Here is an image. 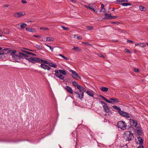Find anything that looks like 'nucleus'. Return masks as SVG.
Segmentation results:
<instances>
[{
    "label": "nucleus",
    "mask_w": 148,
    "mask_h": 148,
    "mask_svg": "<svg viewBox=\"0 0 148 148\" xmlns=\"http://www.w3.org/2000/svg\"><path fill=\"white\" fill-rule=\"evenodd\" d=\"M21 1L23 3H27V1L25 0H21Z\"/></svg>",
    "instance_id": "50"
},
{
    "label": "nucleus",
    "mask_w": 148,
    "mask_h": 148,
    "mask_svg": "<svg viewBox=\"0 0 148 148\" xmlns=\"http://www.w3.org/2000/svg\"><path fill=\"white\" fill-rule=\"evenodd\" d=\"M133 127V126H132V125L131 123H130V125H128L127 126L128 130H130L129 131L133 130L134 128Z\"/></svg>",
    "instance_id": "23"
},
{
    "label": "nucleus",
    "mask_w": 148,
    "mask_h": 148,
    "mask_svg": "<svg viewBox=\"0 0 148 148\" xmlns=\"http://www.w3.org/2000/svg\"><path fill=\"white\" fill-rule=\"evenodd\" d=\"M137 139L139 142V144L140 145H142L143 144L144 140L140 136L138 137Z\"/></svg>",
    "instance_id": "18"
},
{
    "label": "nucleus",
    "mask_w": 148,
    "mask_h": 148,
    "mask_svg": "<svg viewBox=\"0 0 148 148\" xmlns=\"http://www.w3.org/2000/svg\"><path fill=\"white\" fill-rule=\"evenodd\" d=\"M139 9L140 11L144 12H145L147 10V8L141 5L139 6Z\"/></svg>",
    "instance_id": "21"
},
{
    "label": "nucleus",
    "mask_w": 148,
    "mask_h": 148,
    "mask_svg": "<svg viewBox=\"0 0 148 148\" xmlns=\"http://www.w3.org/2000/svg\"><path fill=\"white\" fill-rule=\"evenodd\" d=\"M4 7H6V8H8L9 6V5H4Z\"/></svg>",
    "instance_id": "63"
},
{
    "label": "nucleus",
    "mask_w": 148,
    "mask_h": 148,
    "mask_svg": "<svg viewBox=\"0 0 148 148\" xmlns=\"http://www.w3.org/2000/svg\"><path fill=\"white\" fill-rule=\"evenodd\" d=\"M118 17L116 16H112L111 15V19H114L117 18Z\"/></svg>",
    "instance_id": "46"
},
{
    "label": "nucleus",
    "mask_w": 148,
    "mask_h": 148,
    "mask_svg": "<svg viewBox=\"0 0 148 148\" xmlns=\"http://www.w3.org/2000/svg\"><path fill=\"white\" fill-rule=\"evenodd\" d=\"M127 42H130V43H134V42L132 40H127Z\"/></svg>",
    "instance_id": "44"
},
{
    "label": "nucleus",
    "mask_w": 148,
    "mask_h": 148,
    "mask_svg": "<svg viewBox=\"0 0 148 148\" xmlns=\"http://www.w3.org/2000/svg\"><path fill=\"white\" fill-rule=\"evenodd\" d=\"M69 71L70 72H71V73H72L73 74H74L75 72L74 71H73V70H72V69H70V70H69Z\"/></svg>",
    "instance_id": "54"
},
{
    "label": "nucleus",
    "mask_w": 148,
    "mask_h": 148,
    "mask_svg": "<svg viewBox=\"0 0 148 148\" xmlns=\"http://www.w3.org/2000/svg\"><path fill=\"white\" fill-rule=\"evenodd\" d=\"M40 29L41 30H43L44 31H46L49 30L48 28L45 27H41Z\"/></svg>",
    "instance_id": "36"
},
{
    "label": "nucleus",
    "mask_w": 148,
    "mask_h": 148,
    "mask_svg": "<svg viewBox=\"0 0 148 148\" xmlns=\"http://www.w3.org/2000/svg\"><path fill=\"white\" fill-rule=\"evenodd\" d=\"M93 10L94 12H95V13H97L98 11L97 9L95 10L94 8V10Z\"/></svg>",
    "instance_id": "57"
},
{
    "label": "nucleus",
    "mask_w": 148,
    "mask_h": 148,
    "mask_svg": "<svg viewBox=\"0 0 148 148\" xmlns=\"http://www.w3.org/2000/svg\"><path fill=\"white\" fill-rule=\"evenodd\" d=\"M109 112H106V113H107L108 114V115L110 114H112V111L111 110H109V111H108Z\"/></svg>",
    "instance_id": "47"
},
{
    "label": "nucleus",
    "mask_w": 148,
    "mask_h": 148,
    "mask_svg": "<svg viewBox=\"0 0 148 148\" xmlns=\"http://www.w3.org/2000/svg\"><path fill=\"white\" fill-rule=\"evenodd\" d=\"M65 88L69 93L71 94L73 93V90L69 86H66Z\"/></svg>",
    "instance_id": "12"
},
{
    "label": "nucleus",
    "mask_w": 148,
    "mask_h": 148,
    "mask_svg": "<svg viewBox=\"0 0 148 148\" xmlns=\"http://www.w3.org/2000/svg\"><path fill=\"white\" fill-rule=\"evenodd\" d=\"M72 84L73 85L75 86H76L77 89H79L81 88L82 86L79 85L78 84L77 82L75 81H74L72 82Z\"/></svg>",
    "instance_id": "16"
},
{
    "label": "nucleus",
    "mask_w": 148,
    "mask_h": 148,
    "mask_svg": "<svg viewBox=\"0 0 148 148\" xmlns=\"http://www.w3.org/2000/svg\"><path fill=\"white\" fill-rule=\"evenodd\" d=\"M33 36L35 37L38 38H40L41 37L39 35H33Z\"/></svg>",
    "instance_id": "43"
},
{
    "label": "nucleus",
    "mask_w": 148,
    "mask_h": 148,
    "mask_svg": "<svg viewBox=\"0 0 148 148\" xmlns=\"http://www.w3.org/2000/svg\"><path fill=\"white\" fill-rule=\"evenodd\" d=\"M86 93L87 94L90 96L92 97H93L94 95L92 93V92L89 91V90H87L86 92Z\"/></svg>",
    "instance_id": "28"
},
{
    "label": "nucleus",
    "mask_w": 148,
    "mask_h": 148,
    "mask_svg": "<svg viewBox=\"0 0 148 148\" xmlns=\"http://www.w3.org/2000/svg\"><path fill=\"white\" fill-rule=\"evenodd\" d=\"M123 148H128V146L127 145H125L123 147Z\"/></svg>",
    "instance_id": "59"
},
{
    "label": "nucleus",
    "mask_w": 148,
    "mask_h": 148,
    "mask_svg": "<svg viewBox=\"0 0 148 148\" xmlns=\"http://www.w3.org/2000/svg\"><path fill=\"white\" fill-rule=\"evenodd\" d=\"M72 76L75 79L78 76V74L75 72L74 74H72Z\"/></svg>",
    "instance_id": "33"
},
{
    "label": "nucleus",
    "mask_w": 148,
    "mask_h": 148,
    "mask_svg": "<svg viewBox=\"0 0 148 148\" xmlns=\"http://www.w3.org/2000/svg\"><path fill=\"white\" fill-rule=\"evenodd\" d=\"M106 109L107 110L106 111V110H104L105 112H109L108 111H109V110H110V108L108 106H107L106 108Z\"/></svg>",
    "instance_id": "40"
},
{
    "label": "nucleus",
    "mask_w": 148,
    "mask_h": 148,
    "mask_svg": "<svg viewBox=\"0 0 148 148\" xmlns=\"http://www.w3.org/2000/svg\"><path fill=\"white\" fill-rule=\"evenodd\" d=\"M99 97H101L106 102L108 103H112V101L108 100L105 97H103V95H99Z\"/></svg>",
    "instance_id": "15"
},
{
    "label": "nucleus",
    "mask_w": 148,
    "mask_h": 148,
    "mask_svg": "<svg viewBox=\"0 0 148 148\" xmlns=\"http://www.w3.org/2000/svg\"><path fill=\"white\" fill-rule=\"evenodd\" d=\"M23 15L21 12L16 13L14 14V16L16 18H18Z\"/></svg>",
    "instance_id": "17"
},
{
    "label": "nucleus",
    "mask_w": 148,
    "mask_h": 148,
    "mask_svg": "<svg viewBox=\"0 0 148 148\" xmlns=\"http://www.w3.org/2000/svg\"><path fill=\"white\" fill-rule=\"evenodd\" d=\"M12 52V60L16 62H20L23 60V57L25 59L28 60L29 62L33 64H35L37 58L32 57L29 58V56L19 51H16L15 50L10 51Z\"/></svg>",
    "instance_id": "1"
},
{
    "label": "nucleus",
    "mask_w": 148,
    "mask_h": 148,
    "mask_svg": "<svg viewBox=\"0 0 148 148\" xmlns=\"http://www.w3.org/2000/svg\"><path fill=\"white\" fill-rule=\"evenodd\" d=\"M82 44H85L87 46H89L90 45H91V44H90L88 42H82Z\"/></svg>",
    "instance_id": "42"
},
{
    "label": "nucleus",
    "mask_w": 148,
    "mask_h": 148,
    "mask_svg": "<svg viewBox=\"0 0 148 148\" xmlns=\"http://www.w3.org/2000/svg\"><path fill=\"white\" fill-rule=\"evenodd\" d=\"M12 50H10L9 49L5 48L2 49V47H0V57L3 58L7 56L8 54L12 57V52L10 51Z\"/></svg>",
    "instance_id": "2"
},
{
    "label": "nucleus",
    "mask_w": 148,
    "mask_h": 148,
    "mask_svg": "<svg viewBox=\"0 0 148 148\" xmlns=\"http://www.w3.org/2000/svg\"><path fill=\"white\" fill-rule=\"evenodd\" d=\"M48 64L50 66L54 68H56L57 67V65L56 64H54L52 63L49 62Z\"/></svg>",
    "instance_id": "25"
},
{
    "label": "nucleus",
    "mask_w": 148,
    "mask_h": 148,
    "mask_svg": "<svg viewBox=\"0 0 148 148\" xmlns=\"http://www.w3.org/2000/svg\"><path fill=\"white\" fill-rule=\"evenodd\" d=\"M119 113L120 115L123 117H126L127 118L130 117V116L128 113L123 111H121V110L119 112Z\"/></svg>",
    "instance_id": "8"
},
{
    "label": "nucleus",
    "mask_w": 148,
    "mask_h": 148,
    "mask_svg": "<svg viewBox=\"0 0 148 148\" xmlns=\"http://www.w3.org/2000/svg\"><path fill=\"white\" fill-rule=\"evenodd\" d=\"M104 5L103 4H102L101 6V9H104Z\"/></svg>",
    "instance_id": "52"
},
{
    "label": "nucleus",
    "mask_w": 148,
    "mask_h": 148,
    "mask_svg": "<svg viewBox=\"0 0 148 148\" xmlns=\"http://www.w3.org/2000/svg\"><path fill=\"white\" fill-rule=\"evenodd\" d=\"M63 58L65 60H69V58L67 57H66L65 56H64L63 57Z\"/></svg>",
    "instance_id": "53"
},
{
    "label": "nucleus",
    "mask_w": 148,
    "mask_h": 148,
    "mask_svg": "<svg viewBox=\"0 0 148 148\" xmlns=\"http://www.w3.org/2000/svg\"><path fill=\"white\" fill-rule=\"evenodd\" d=\"M22 51H23V52L26 53V54H28V55H32L33 56H37V55L36 54L33 53L31 52H29L28 51L24 50H22Z\"/></svg>",
    "instance_id": "19"
},
{
    "label": "nucleus",
    "mask_w": 148,
    "mask_h": 148,
    "mask_svg": "<svg viewBox=\"0 0 148 148\" xmlns=\"http://www.w3.org/2000/svg\"><path fill=\"white\" fill-rule=\"evenodd\" d=\"M61 27L63 29L65 30H69V28L67 27H66L64 26H61Z\"/></svg>",
    "instance_id": "37"
},
{
    "label": "nucleus",
    "mask_w": 148,
    "mask_h": 148,
    "mask_svg": "<svg viewBox=\"0 0 148 148\" xmlns=\"http://www.w3.org/2000/svg\"><path fill=\"white\" fill-rule=\"evenodd\" d=\"M137 129H139V130H142V128L141 127L138 126V127H136V130H137Z\"/></svg>",
    "instance_id": "51"
},
{
    "label": "nucleus",
    "mask_w": 148,
    "mask_h": 148,
    "mask_svg": "<svg viewBox=\"0 0 148 148\" xmlns=\"http://www.w3.org/2000/svg\"><path fill=\"white\" fill-rule=\"evenodd\" d=\"M99 56H100L101 57H102L103 58H104V57L102 55L101 53H100L99 55Z\"/></svg>",
    "instance_id": "58"
},
{
    "label": "nucleus",
    "mask_w": 148,
    "mask_h": 148,
    "mask_svg": "<svg viewBox=\"0 0 148 148\" xmlns=\"http://www.w3.org/2000/svg\"><path fill=\"white\" fill-rule=\"evenodd\" d=\"M54 74L57 77L59 78L60 79L64 80L65 77L63 75H65L66 74V71L62 69H56Z\"/></svg>",
    "instance_id": "3"
},
{
    "label": "nucleus",
    "mask_w": 148,
    "mask_h": 148,
    "mask_svg": "<svg viewBox=\"0 0 148 148\" xmlns=\"http://www.w3.org/2000/svg\"><path fill=\"white\" fill-rule=\"evenodd\" d=\"M44 45L46 46H47V47H49V48H50V47H51L50 46V45H48L46 43H45L44 44Z\"/></svg>",
    "instance_id": "61"
},
{
    "label": "nucleus",
    "mask_w": 148,
    "mask_h": 148,
    "mask_svg": "<svg viewBox=\"0 0 148 148\" xmlns=\"http://www.w3.org/2000/svg\"><path fill=\"white\" fill-rule=\"evenodd\" d=\"M104 15L105 17L103 18L104 20L107 19H111V14H108L106 13H105Z\"/></svg>",
    "instance_id": "11"
},
{
    "label": "nucleus",
    "mask_w": 148,
    "mask_h": 148,
    "mask_svg": "<svg viewBox=\"0 0 148 148\" xmlns=\"http://www.w3.org/2000/svg\"><path fill=\"white\" fill-rule=\"evenodd\" d=\"M110 22L111 23V24L115 23V24H116L117 25L119 24V23L118 22Z\"/></svg>",
    "instance_id": "45"
},
{
    "label": "nucleus",
    "mask_w": 148,
    "mask_h": 148,
    "mask_svg": "<svg viewBox=\"0 0 148 148\" xmlns=\"http://www.w3.org/2000/svg\"><path fill=\"white\" fill-rule=\"evenodd\" d=\"M100 12H103V13H104L105 12V11L103 10V9H101V10H100Z\"/></svg>",
    "instance_id": "60"
},
{
    "label": "nucleus",
    "mask_w": 148,
    "mask_h": 148,
    "mask_svg": "<svg viewBox=\"0 0 148 148\" xmlns=\"http://www.w3.org/2000/svg\"><path fill=\"white\" fill-rule=\"evenodd\" d=\"M26 30L27 31L32 32H36V31L35 29L33 28H26Z\"/></svg>",
    "instance_id": "14"
},
{
    "label": "nucleus",
    "mask_w": 148,
    "mask_h": 148,
    "mask_svg": "<svg viewBox=\"0 0 148 148\" xmlns=\"http://www.w3.org/2000/svg\"><path fill=\"white\" fill-rule=\"evenodd\" d=\"M117 126L118 128L124 130L126 129L127 125L126 123L124 121H121L118 122Z\"/></svg>",
    "instance_id": "6"
},
{
    "label": "nucleus",
    "mask_w": 148,
    "mask_h": 148,
    "mask_svg": "<svg viewBox=\"0 0 148 148\" xmlns=\"http://www.w3.org/2000/svg\"><path fill=\"white\" fill-rule=\"evenodd\" d=\"M85 7L86 8H87L88 9H89L90 10H94V8L92 6L85 5Z\"/></svg>",
    "instance_id": "34"
},
{
    "label": "nucleus",
    "mask_w": 148,
    "mask_h": 148,
    "mask_svg": "<svg viewBox=\"0 0 148 148\" xmlns=\"http://www.w3.org/2000/svg\"><path fill=\"white\" fill-rule=\"evenodd\" d=\"M86 28L88 29V30H91L93 29V27L92 26H88L86 27Z\"/></svg>",
    "instance_id": "35"
},
{
    "label": "nucleus",
    "mask_w": 148,
    "mask_h": 148,
    "mask_svg": "<svg viewBox=\"0 0 148 148\" xmlns=\"http://www.w3.org/2000/svg\"><path fill=\"white\" fill-rule=\"evenodd\" d=\"M21 28L23 29L27 26V24L25 23H21Z\"/></svg>",
    "instance_id": "31"
},
{
    "label": "nucleus",
    "mask_w": 148,
    "mask_h": 148,
    "mask_svg": "<svg viewBox=\"0 0 148 148\" xmlns=\"http://www.w3.org/2000/svg\"><path fill=\"white\" fill-rule=\"evenodd\" d=\"M107 106L108 105L106 103L104 104L103 106L104 110H106V111L107 110L106 109V108Z\"/></svg>",
    "instance_id": "38"
},
{
    "label": "nucleus",
    "mask_w": 148,
    "mask_h": 148,
    "mask_svg": "<svg viewBox=\"0 0 148 148\" xmlns=\"http://www.w3.org/2000/svg\"><path fill=\"white\" fill-rule=\"evenodd\" d=\"M34 47L39 50H41L42 48V47L41 45H35Z\"/></svg>",
    "instance_id": "27"
},
{
    "label": "nucleus",
    "mask_w": 148,
    "mask_h": 148,
    "mask_svg": "<svg viewBox=\"0 0 148 148\" xmlns=\"http://www.w3.org/2000/svg\"><path fill=\"white\" fill-rule=\"evenodd\" d=\"M137 148H144V147L143 145H140L137 147Z\"/></svg>",
    "instance_id": "49"
},
{
    "label": "nucleus",
    "mask_w": 148,
    "mask_h": 148,
    "mask_svg": "<svg viewBox=\"0 0 148 148\" xmlns=\"http://www.w3.org/2000/svg\"><path fill=\"white\" fill-rule=\"evenodd\" d=\"M112 107L114 108L117 110L118 111V113L121 110V108L117 106H112Z\"/></svg>",
    "instance_id": "26"
},
{
    "label": "nucleus",
    "mask_w": 148,
    "mask_h": 148,
    "mask_svg": "<svg viewBox=\"0 0 148 148\" xmlns=\"http://www.w3.org/2000/svg\"><path fill=\"white\" fill-rule=\"evenodd\" d=\"M130 123L132 125V126L134 127H136L138 125V123L137 121L134 119H130Z\"/></svg>",
    "instance_id": "10"
},
{
    "label": "nucleus",
    "mask_w": 148,
    "mask_h": 148,
    "mask_svg": "<svg viewBox=\"0 0 148 148\" xmlns=\"http://www.w3.org/2000/svg\"><path fill=\"white\" fill-rule=\"evenodd\" d=\"M54 40L53 39V38L51 37H47L46 38V41H53Z\"/></svg>",
    "instance_id": "29"
},
{
    "label": "nucleus",
    "mask_w": 148,
    "mask_h": 148,
    "mask_svg": "<svg viewBox=\"0 0 148 148\" xmlns=\"http://www.w3.org/2000/svg\"><path fill=\"white\" fill-rule=\"evenodd\" d=\"M123 138L126 141H131L134 138V136L132 133L130 131L125 132L123 135Z\"/></svg>",
    "instance_id": "5"
},
{
    "label": "nucleus",
    "mask_w": 148,
    "mask_h": 148,
    "mask_svg": "<svg viewBox=\"0 0 148 148\" xmlns=\"http://www.w3.org/2000/svg\"><path fill=\"white\" fill-rule=\"evenodd\" d=\"M134 71L135 72L138 73L139 72V69H137V68H134Z\"/></svg>",
    "instance_id": "41"
},
{
    "label": "nucleus",
    "mask_w": 148,
    "mask_h": 148,
    "mask_svg": "<svg viewBox=\"0 0 148 148\" xmlns=\"http://www.w3.org/2000/svg\"><path fill=\"white\" fill-rule=\"evenodd\" d=\"M72 49L74 50L75 51L77 52H80L81 50V49L80 48L76 46H74Z\"/></svg>",
    "instance_id": "22"
},
{
    "label": "nucleus",
    "mask_w": 148,
    "mask_h": 148,
    "mask_svg": "<svg viewBox=\"0 0 148 148\" xmlns=\"http://www.w3.org/2000/svg\"><path fill=\"white\" fill-rule=\"evenodd\" d=\"M36 62H38L39 63H42L44 64H48L49 62L47 61L43 60L42 59L37 58Z\"/></svg>",
    "instance_id": "7"
},
{
    "label": "nucleus",
    "mask_w": 148,
    "mask_h": 148,
    "mask_svg": "<svg viewBox=\"0 0 148 148\" xmlns=\"http://www.w3.org/2000/svg\"><path fill=\"white\" fill-rule=\"evenodd\" d=\"M142 132V130H139V129H137V130H136V133L137 134H138V135H140Z\"/></svg>",
    "instance_id": "32"
},
{
    "label": "nucleus",
    "mask_w": 148,
    "mask_h": 148,
    "mask_svg": "<svg viewBox=\"0 0 148 148\" xmlns=\"http://www.w3.org/2000/svg\"><path fill=\"white\" fill-rule=\"evenodd\" d=\"M117 2L118 3H121L122 1V0H117Z\"/></svg>",
    "instance_id": "56"
},
{
    "label": "nucleus",
    "mask_w": 148,
    "mask_h": 148,
    "mask_svg": "<svg viewBox=\"0 0 148 148\" xmlns=\"http://www.w3.org/2000/svg\"><path fill=\"white\" fill-rule=\"evenodd\" d=\"M73 3H75L76 2V0H70Z\"/></svg>",
    "instance_id": "64"
},
{
    "label": "nucleus",
    "mask_w": 148,
    "mask_h": 148,
    "mask_svg": "<svg viewBox=\"0 0 148 148\" xmlns=\"http://www.w3.org/2000/svg\"><path fill=\"white\" fill-rule=\"evenodd\" d=\"M135 45L136 46H137L138 45L139 46H140V47H145L146 46L145 44L143 43H135Z\"/></svg>",
    "instance_id": "24"
},
{
    "label": "nucleus",
    "mask_w": 148,
    "mask_h": 148,
    "mask_svg": "<svg viewBox=\"0 0 148 148\" xmlns=\"http://www.w3.org/2000/svg\"><path fill=\"white\" fill-rule=\"evenodd\" d=\"M78 89L79 90L75 91L74 92V95L76 96L77 97L82 99L83 98L84 93L86 91V90L82 86L81 87V88Z\"/></svg>",
    "instance_id": "4"
},
{
    "label": "nucleus",
    "mask_w": 148,
    "mask_h": 148,
    "mask_svg": "<svg viewBox=\"0 0 148 148\" xmlns=\"http://www.w3.org/2000/svg\"><path fill=\"white\" fill-rule=\"evenodd\" d=\"M100 90L103 92H106L108 90V88L105 87H102L100 88Z\"/></svg>",
    "instance_id": "20"
},
{
    "label": "nucleus",
    "mask_w": 148,
    "mask_h": 148,
    "mask_svg": "<svg viewBox=\"0 0 148 148\" xmlns=\"http://www.w3.org/2000/svg\"><path fill=\"white\" fill-rule=\"evenodd\" d=\"M125 52L129 53H131V52L128 49H125Z\"/></svg>",
    "instance_id": "39"
},
{
    "label": "nucleus",
    "mask_w": 148,
    "mask_h": 148,
    "mask_svg": "<svg viewBox=\"0 0 148 148\" xmlns=\"http://www.w3.org/2000/svg\"><path fill=\"white\" fill-rule=\"evenodd\" d=\"M116 4H119V5H122L124 6H127L128 5H132L131 3H116Z\"/></svg>",
    "instance_id": "13"
},
{
    "label": "nucleus",
    "mask_w": 148,
    "mask_h": 148,
    "mask_svg": "<svg viewBox=\"0 0 148 148\" xmlns=\"http://www.w3.org/2000/svg\"><path fill=\"white\" fill-rule=\"evenodd\" d=\"M44 45L46 46H47V47H49V48H50V47H51L50 46V45H48L46 43H45L44 44Z\"/></svg>",
    "instance_id": "62"
},
{
    "label": "nucleus",
    "mask_w": 148,
    "mask_h": 148,
    "mask_svg": "<svg viewBox=\"0 0 148 148\" xmlns=\"http://www.w3.org/2000/svg\"><path fill=\"white\" fill-rule=\"evenodd\" d=\"M5 30H6V32H5V33L6 34H9L10 31L8 29H6Z\"/></svg>",
    "instance_id": "48"
},
{
    "label": "nucleus",
    "mask_w": 148,
    "mask_h": 148,
    "mask_svg": "<svg viewBox=\"0 0 148 148\" xmlns=\"http://www.w3.org/2000/svg\"><path fill=\"white\" fill-rule=\"evenodd\" d=\"M40 66L43 69L45 70H49L51 69V68L48 66L42 63L41 64Z\"/></svg>",
    "instance_id": "9"
},
{
    "label": "nucleus",
    "mask_w": 148,
    "mask_h": 148,
    "mask_svg": "<svg viewBox=\"0 0 148 148\" xmlns=\"http://www.w3.org/2000/svg\"><path fill=\"white\" fill-rule=\"evenodd\" d=\"M77 38L78 39H82V37L81 36H77Z\"/></svg>",
    "instance_id": "55"
},
{
    "label": "nucleus",
    "mask_w": 148,
    "mask_h": 148,
    "mask_svg": "<svg viewBox=\"0 0 148 148\" xmlns=\"http://www.w3.org/2000/svg\"><path fill=\"white\" fill-rule=\"evenodd\" d=\"M110 100L114 102L118 103L119 102V99L116 98H110Z\"/></svg>",
    "instance_id": "30"
}]
</instances>
